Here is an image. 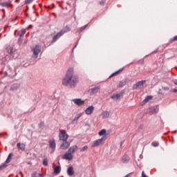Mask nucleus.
Instances as JSON below:
<instances>
[{"label":"nucleus","mask_w":177,"mask_h":177,"mask_svg":"<svg viewBox=\"0 0 177 177\" xmlns=\"http://www.w3.org/2000/svg\"><path fill=\"white\" fill-rule=\"evenodd\" d=\"M80 82V77L78 75L74 74V68H70L62 79V85L64 86H69V88H74Z\"/></svg>","instance_id":"nucleus-1"},{"label":"nucleus","mask_w":177,"mask_h":177,"mask_svg":"<svg viewBox=\"0 0 177 177\" xmlns=\"http://www.w3.org/2000/svg\"><path fill=\"white\" fill-rule=\"evenodd\" d=\"M59 140H62V142H67V139H68V134L65 130H60L59 134Z\"/></svg>","instance_id":"nucleus-2"},{"label":"nucleus","mask_w":177,"mask_h":177,"mask_svg":"<svg viewBox=\"0 0 177 177\" xmlns=\"http://www.w3.org/2000/svg\"><path fill=\"white\" fill-rule=\"evenodd\" d=\"M106 141V136L102 137L100 139L96 140L93 142L92 147H97V146H101V145H104Z\"/></svg>","instance_id":"nucleus-3"},{"label":"nucleus","mask_w":177,"mask_h":177,"mask_svg":"<svg viewBox=\"0 0 177 177\" xmlns=\"http://www.w3.org/2000/svg\"><path fill=\"white\" fill-rule=\"evenodd\" d=\"M16 70H17V68L16 67L8 68V71L5 72V74H6V75H9L10 77H15L17 74Z\"/></svg>","instance_id":"nucleus-4"},{"label":"nucleus","mask_w":177,"mask_h":177,"mask_svg":"<svg viewBox=\"0 0 177 177\" xmlns=\"http://www.w3.org/2000/svg\"><path fill=\"white\" fill-rule=\"evenodd\" d=\"M100 90V86H97L94 88L88 89V95H91V96H92L95 93H97V92H99Z\"/></svg>","instance_id":"nucleus-5"},{"label":"nucleus","mask_w":177,"mask_h":177,"mask_svg":"<svg viewBox=\"0 0 177 177\" xmlns=\"http://www.w3.org/2000/svg\"><path fill=\"white\" fill-rule=\"evenodd\" d=\"M32 52H33V57L35 59H37V57H38V55H39V53L41 52V47L39 46H36L32 49Z\"/></svg>","instance_id":"nucleus-6"},{"label":"nucleus","mask_w":177,"mask_h":177,"mask_svg":"<svg viewBox=\"0 0 177 177\" xmlns=\"http://www.w3.org/2000/svg\"><path fill=\"white\" fill-rule=\"evenodd\" d=\"M65 33H66V32L64 30H61L57 35L53 36L51 43L53 44V42H56V41H57V39H59V37H62V35H63Z\"/></svg>","instance_id":"nucleus-7"},{"label":"nucleus","mask_w":177,"mask_h":177,"mask_svg":"<svg viewBox=\"0 0 177 177\" xmlns=\"http://www.w3.org/2000/svg\"><path fill=\"white\" fill-rule=\"evenodd\" d=\"M94 111H95V106L91 105L86 109V110L84 111V113L86 114V115H91L93 113Z\"/></svg>","instance_id":"nucleus-8"},{"label":"nucleus","mask_w":177,"mask_h":177,"mask_svg":"<svg viewBox=\"0 0 177 177\" xmlns=\"http://www.w3.org/2000/svg\"><path fill=\"white\" fill-rule=\"evenodd\" d=\"M145 84H146V80L138 82L136 84L133 86V89H139L141 86H143Z\"/></svg>","instance_id":"nucleus-9"},{"label":"nucleus","mask_w":177,"mask_h":177,"mask_svg":"<svg viewBox=\"0 0 177 177\" xmlns=\"http://www.w3.org/2000/svg\"><path fill=\"white\" fill-rule=\"evenodd\" d=\"M63 160H68V161H71L73 158H74V156H73V153L68 152L66 153L63 156H62Z\"/></svg>","instance_id":"nucleus-10"},{"label":"nucleus","mask_w":177,"mask_h":177,"mask_svg":"<svg viewBox=\"0 0 177 177\" xmlns=\"http://www.w3.org/2000/svg\"><path fill=\"white\" fill-rule=\"evenodd\" d=\"M72 102L75 103L77 106H82V104H85V101L81 100L80 98H75L72 100Z\"/></svg>","instance_id":"nucleus-11"},{"label":"nucleus","mask_w":177,"mask_h":177,"mask_svg":"<svg viewBox=\"0 0 177 177\" xmlns=\"http://www.w3.org/2000/svg\"><path fill=\"white\" fill-rule=\"evenodd\" d=\"M70 142L67 141H64V142L60 145L59 149L61 150H67L70 147Z\"/></svg>","instance_id":"nucleus-12"},{"label":"nucleus","mask_w":177,"mask_h":177,"mask_svg":"<svg viewBox=\"0 0 177 177\" xmlns=\"http://www.w3.org/2000/svg\"><path fill=\"white\" fill-rule=\"evenodd\" d=\"M48 143L50 149H52V150L55 151V150H56V142L55 140H50Z\"/></svg>","instance_id":"nucleus-13"},{"label":"nucleus","mask_w":177,"mask_h":177,"mask_svg":"<svg viewBox=\"0 0 177 177\" xmlns=\"http://www.w3.org/2000/svg\"><path fill=\"white\" fill-rule=\"evenodd\" d=\"M77 150H78V146L74 145V146H72L71 148H69L68 151V153H71V154H73Z\"/></svg>","instance_id":"nucleus-14"},{"label":"nucleus","mask_w":177,"mask_h":177,"mask_svg":"<svg viewBox=\"0 0 177 177\" xmlns=\"http://www.w3.org/2000/svg\"><path fill=\"white\" fill-rule=\"evenodd\" d=\"M62 171V167L60 165H57L54 168V174L55 175H59Z\"/></svg>","instance_id":"nucleus-15"},{"label":"nucleus","mask_w":177,"mask_h":177,"mask_svg":"<svg viewBox=\"0 0 177 177\" xmlns=\"http://www.w3.org/2000/svg\"><path fill=\"white\" fill-rule=\"evenodd\" d=\"M129 160H131V158L127 155H124L122 158V162H123V164H127V162H129Z\"/></svg>","instance_id":"nucleus-16"},{"label":"nucleus","mask_w":177,"mask_h":177,"mask_svg":"<svg viewBox=\"0 0 177 177\" xmlns=\"http://www.w3.org/2000/svg\"><path fill=\"white\" fill-rule=\"evenodd\" d=\"M67 174L68 176H73L74 175V167H69L67 169Z\"/></svg>","instance_id":"nucleus-17"},{"label":"nucleus","mask_w":177,"mask_h":177,"mask_svg":"<svg viewBox=\"0 0 177 177\" xmlns=\"http://www.w3.org/2000/svg\"><path fill=\"white\" fill-rule=\"evenodd\" d=\"M17 147L19 149V150H21V151H24V150H26V145L24 143H18L17 145Z\"/></svg>","instance_id":"nucleus-18"},{"label":"nucleus","mask_w":177,"mask_h":177,"mask_svg":"<svg viewBox=\"0 0 177 177\" xmlns=\"http://www.w3.org/2000/svg\"><path fill=\"white\" fill-rule=\"evenodd\" d=\"M157 113V109L154 106H150L149 108V114L151 115V114H156Z\"/></svg>","instance_id":"nucleus-19"},{"label":"nucleus","mask_w":177,"mask_h":177,"mask_svg":"<svg viewBox=\"0 0 177 177\" xmlns=\"http://www.w3.org/2000/svg\"><path fill=\"white\" fill-rule=\"evenodd\" d=\"M123 71H124V68H121L120 70H118L116 72L112 73L109 76V78H112V77H115V75H118V74H120V73H122Z\"/></svg>","instance_id":"nucleus-20"},{"label":"nucleus","mask_w":177,"mask_h":177,"mask_svg":"<svg viewBox=\"0 0 177 177\" xmlns=\"http://www.w3.org/2000/svg\"><path fill=\"white\" fill-rule=\"evenodd\" d=\"M82 114L84 113H77L74 118L73 123L75 122L77 124V122H78V120H80V118L82 117Z\"/></svg>","instance_id":"nucleus-21"},{"label":"nucleus","mask_w":177,"mask_h":177,"mask_svg":"<svg viewBox=\"0 0 177 177\" xmlns=\"http://www.w3.org/2000/svg\"><path fill=\"white\" fill-rule=\"evenodd\" d=\"M102 118L106 119L110 117V112L107 111H104L102 113Z\"/></svg>","instance_id":"nucleus-22"},{"label":"nucleus","mask_w":177,"mask_h":177,"mask_svg":"<svg viewBox=\"0 0 177 177\" xmlns=\"http://www.w3.org/2000/svg\"><path fill=\"white\" fill-rule=\"evenodd\" d=\"M7 53L12 55L13 53V47L12 46H8L6 48Z\"/></svg>","instance_id":"nucleus-23"},{"label":"nucleus","mask_w":177,"mask_h":177,"mask_svg":"<svg viewBox=\"0 0 177 177\" xmlns=\"http://www.w3.org/2000/svg\"><path fill=\"white\" fill-rule=\"evenodd\" d=\"M121 96H122V93H120L118 94H113L111 97V99L118 100V99H120V97H121Z\"/></svg>","instance_id":"nucleus-24"},{"label":"nucleus","mask_w":177,"mask_h":177,"mask_svg":"<svg viewBox=\"0 0 177 177\" xmlns=\"http://www.w3.org/2000/svg\"><path fill=\"white\" fill-rule=\"evenodd\" d=\"M153 99V96L151 95H148L145 97V99L142 101V103L145 104L149 102V100H151Z\"/></svg>","instance_id":"nucleus-25"},{"label":"nucleus","mask_w":177,"mask_h":177,"mask_svg":"<svg viewBox=\"0 0 177 177\" xmlns=\"http://www.w3.org/2000/svg\"><path fill=\"white\" fill-rule=\"evenodd\" d=\"M0 6H3V8H9V6H10V3H0Z\"/></svg>","instance_id":"nucleus-26"},{"label":"nucleus","mask_w":177,"mask_h":177,"mask_svg":"<svg viewBox=\"0 0 177 177\" xmlns=\"http://www.w3.org/2000/svg\"><path fill=\"white\" fill-rule=\"evenodd\" d=\"M106 129H102L101 131H99L98 135L99 136H103L106 135Z\"/></svg>","instance_id":"nucleus-27"},{"label":"nucleus","mask_w":177,"mask_h":177,"mask_svg":"<svg viewBox=\"0 0 177 177\" xmlns=\"http://www.w3.org/2000/svg\"><path fill=\"white\" fill-rule=\"evenodd\" d=\"M25 34H26V30L22 29V30H21V32L18 33V35H19V37L20 38H21V37H24Z\"/></svg>","instance_id":"nucleus-28"},{"label":"nucleus","mask_w":177,"mask_h":177,"mask_svg":"<svg viewBox=\"0 0 177 177\" xmlns=\"http://www.w3.org/2000/svg\"><path fill=\"white\" fill-rule=\"evenodd\" d=\"M6 167H8V163H3L1 165H0V171H2V169H5V168H6Z\"/></svg>","instance_id":"nucleus-29"},{"label":"nucleus","mask_w":177,"mask_h":177,"mask_svg":"<svg viewBox=\"0 0 177 177\" xmlns=\"http://www.w3.org/2000/svg\"><path fill=\"white\" fill-rule=\"evenodd\" d=\"M125 84H127V82H125V80L120 82L119 88H122V86H124Z\"/></svg>","instance_id":"nucleus-30"},{"label":"nucleus","mask_w":177,"mask_h":177,"mask_svg":"<svg viewBox=\"0 0 177 177\" xmlns=\"http://www.w3.org/2000/svg\"><path fill=\"white\" fill-rule=\"evenodd\" d=\"M88 27V25H86L84 26L81 27L79 30H77V32H82L83 30H85Z\"/></svg>","instance_id":"nucleus-31"},{"label":"nucleus","mask_w":177,"mask_h":177,"mask_svg":"<svg viewBox=\"0 0 177 177\" xmlns=\"http://www.w3.org/2000/svg\"><path fill=\"white\" fill-rule=\"evenodd\" d=\"M43 165H44V167H48V158H44L43 160Z\"/></svg>","instance_id":"nucleus-32"},{"label":"nucleus","mask_w":177,"mask_h":177,"mask_svg":"<svg viewBox=\"0 0 177 177\" xmlns=\"http://www.w3.org/2000/svg\"><path fill=\"white\" fill-rule=\"evenodd\" d=\"M151 145H152V146L153 147H158V142H156V141H155V142H153L152 143H151Z\"/></svg>","instance_id":"nucleus-33"},{"label":"nucleus","mask_w":177,"mask_h":177,"mask_svg":"<svg viewBox=\"0 0 177 177\" xmlns=\"http://www.w3.org/2000/svg\"><path fill=\"white\" fill-rule=\"evenodd\" d=\"M175 41H177V35L174 36L173 38H171L169 41L170 42H175Z\"/></svg>","instance_id":"nucleus-34"},{"label":"nucleus","mask_w":177,"mask_h":177,"mask_svg":"<svg viewBox=\"0 0 177 177\" xmlns=\"http://www.w3.org/2000/svg\"><path fill=\"white\" fill-rule=\"evenodd\" d=\"M86 150H88V146L86 145L80 149V151H85Z\"/></svg>","instance_id":"nucleus-35"},{"label":"nucleus","mask_w":177,"mask_h":177,"mask_svg":"<svg viewBox=\"0 0 177 177\" xmlns=\"http://www.w3.org/2000/svg\"><path fill=\"white\" fill-rule=\"evenodd\" d=\"M71 28H70V27L68 26H66V30H64L65 32H67L68 31H71Z\"/></svg>","instance_id":"nucleus-36"},{"label":"nucleus","mask_w":177,"mask_h":177,"mask_svg":"<svg viewBox=\"0 0 177 177\" xmlns=\"http://www.w3.org/2000/svg\"><path fill=\"white\" fill-rule=\"evenodd\" d=\"M32 1H34V0H26V3H31V2H32Z\"/></svg>","instance_id":"nucleus-37"},{"label":"nucleus","mask_w":177,"mask_h":177,"mask_svg":"<svg viewBox=\"0 0 177 177\" xmlns=\"http://www.w3.org/2000/svg\"><path fill=\"white\" fill-rule=\"evenodd\" d=\"M162 89L164 91H169V88L167 87V86H165V87H162Z\"/></svg>","instance_id":"nucleus-38"},{"label":"nucleus","mask_w":177,"mask_h":177,"mask_svg":"<svg viewBox=\"0 0 177 177\" xmlns=\"http://www.w3.org/2000/svg\"><path fill=\"white\" fill-rule=\"evenodd\" d=\"M12 153H10L9 155H8V158H7V159H8V160H12Z\"/></svg>","instance_id":"nucleus-39"},{"label":"nucleus","mask_w":177,"mask_h":177,"mask_svg":"<svg viewBox=\"0 0 177 177\" xmlns=\"http://www.w3.org/2000/svg\"><path fill=\"white\" fill-rule=\"evenodd\" d=\"M9 162H10V159H6V162H5V163L6 164H9Z\"/></svg>","instance_id":"nucleus-40"},{"label":"nucleus","mask_w":177,"mask_h":177,"mask_svg":"<svg viewBox=\"0 0 177 177\" xmlns=\"http://www.w3.org/2000/svg\"><path fill=\"white\" fill-rule=\"evenodd\" d=\"M100 5H101V6H103V5H104V1H101L100 2Z\"/></svg>","instance_id":"nucleus-41"},{"label":"nucleus","mask_w":177,"mask_h":177,"mask_svg":"<svg viewBox=\"0 0 177 177\" xmlns=\"http://www.w3.org/2000/svg\"><path fill=\"white\" fill-rule=\"evenodd\" d=\"M39 128H42V127H44V122H41V123L39 124Z\"/></svg>","instance_id":"nucleus-42"},{"label":"nucleus","mask_w":177,"mask_h":177,"mask_svg":"<svg viewBox=\"0 0 177 177\" xmlns=\"http://www.w3.org/2000/svg\"><path fill=\"white\" fill-rule=\"evenodd\" d=\"M142 177H147V176H146V174H145V171L142 172Z\"/></svg>","instance_id":"nucleus-43"},{"label":"nucleus","mask_w":177,"mask_h":177,"mask_svg":"<svg viewBox=\"0 0 177 177\" xmlns=\"http://www.w3.org/2000/svg\"><path fill=\"white\" fill-rule=\"evenodd\" d=\"M173 92H174V93H176V92H177V89H174V90H173Z\"/></svg>","instance_id":"nucleus-44"},{"label":"nucleus","mask_w":177,"mask_h":177,"mask_svg":"<svg viewBox=\"0 0 177 177\" xmlns=\"http://www.w3.org/2000/svg\"><path fill=\"white\" fill-rule=\"evenodd\" d=\"M175 85H177V80L174 81Z\"/></svg>","instance_id":"nucleus-45"},{"label":"nucleus","mask_w":177,"mask_h":177,"mask_svg":"<svg viewBox=\"0 0 177 177\" xmlns=\"http://www.w3.org/2000/svg\"><path fill=\"white\" fill-rule=\"evenodd\" d=\"M31 27H32V26L30 25V26H28V28H31Z\"/></svg>","instance_id":"nucleus-46"},{"label":"nucleus","mask_w":177,"mask_h":177,"mask_svg":"<svg viewBox=\"0 0 177 177\" xmlns=\"http://www.w3.org/2000/svg\"><path fill=\"white\" fill-rule=\"evenodd\" d=\"M11 89H14L13 87H12Z\"/></svg>","instance_id":"nucleus-47"}]
</instances>
